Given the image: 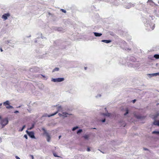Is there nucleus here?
<instances>
[{
  "label": "nucleus",
  "mask_w": 159,
  "mask_h": 159,
  "mask_svg": "<svg viewBox=\"0 0 159 159\" xmlns=\"http://www.w3.org/2000/svg\"><path fill=\"white\" fill-rule=\"evenodd\" d=\"M53 155L55 157H58L59 156H58L57 155V154L56 153H53Z\"/></svg>",
  "instance_id": "obj_26"
},
{
  "label": "nucleus",
  "mask_w": 159,
  "mask_h": 159,
  "mask_svg": "<svg viewBox=\"0 0 159 159\" xmlns=\"http://www.w3.org/2000/svg\"><path fill=\"white\" fill-rule=\"evenodd\" d=\"M24 137L26 139H28V137H27V136L25 134L24 135Z\"/></svg>",
  "instance_id": "obj_27"
},
{
  "label": "nucleus",
  "mask_w": 159,
  "mask_h": 159,
  "mask_svg": "<svg viewBox=\"0 0 159 159\" xmlns=\"http://www.w3.org/2000/svg\"><path fill=\"white\" fill-rule=\"evenodd\" d=\"M10 16L9 13L5 14L2 16V18L4 19L5 20L7 19V17Z\"/></svg>",
  "instance_id": "obj_7"
},
{
  "label": "nucleus",
  "mask_w": 159,
  "mask_h": 159,
  "mask_svg": "<svg viewBox=\"0 0 159 159\" xmlns=\"http://www.w3.org/2000/svg\"><path fill=\"white\" fill-rule=\"evenodd\" d=\"M155 27V25H153V28L152 29V30H153V29Z\"/></svg>",
  "instance_id": "obj_38"
},
{
  "label": "nucleus",
  "mask_w": 159,
  "mask_h": 159,
  "mask_svg": "<svg viewBox=\"0 0 159 159\" xmlns=\"http://www.w3.org/2000/svg\"><path fill=\"white\" fill-rule=\"evenodd\" d=\"M17 112H18V111H15V112H14L15 113H17Z\"/></svg>",
  "instance_id": "obj_35"
},
{
  "label": "nucleus",
  "mask_w": 159,
  "mask_h": 159,
  "mask_svg": "<svg viewBox=\"0 0 159 159\" xmlns=\"http://www.w3.org/2000/svg\"><path fill=\"white\" fill-rule=\"evenodd\" d=\"M8 121L7 118L2 119L1 120L0 124L2 126V127H3L7 125L8 124Z\"/></svg>",
  "instance_id": "obj_1"
},
{
  "label": "nucleus",
  "mask_w": 159,
  "mask_h": 159,
  "mask_svg": "<svg viewBox=\"0 0 159 159\" xmlns=\"http://www.w3.org/2000/svg\"><path fill=\"white\" fill-rule=\"evenodd\" d=\"M85 69H86V67H85Z\"/></svg>",
  "instance_id": "obj_43"
},
{
  "label": "nucleus",
  "mask_w": 159,
  "mask_h": 159,
  "mask_svg": "<svg viewBox=\"0 0 159 159\" xmlns=\"http://www.w3.org/2000/svg\"><path fill=\"white\" fill-rule=\"evenodd\" d=\"M78 126H76V127H74L72 129V130L74 131L75 130H76V129H78Z\"/></svg>",
  "instance_id": "obj_23"
},
{
  "label": "nucleus",
  "mask_w": 159,
  "mask_h": 159,
  "mask_svg": "<svg viewBox=\"0 0 159 159\" xmlns=\"http://www.w3.org/2000/svg\"><path fill=\"white\" fill-rule=\"evenodd\" d=\"M89 137V135H85L83 136V137L85 139H88Z\"/></svg>",
  "instance_id": "obj_12"
},
{
  "label": "nucleus",
  "mask_w": 159,
  "mask_h": 159,
  "mask_svg": "<svg viewBox=\"0 0 159 159\" xmlns=\"http://www.w3.org/2000/svg\"><path fill=\"white\" fill-rule=\"evenodd\" d=\"M6 108L8 109H10L13 108V107L9 104L6 106Z\"/></svg>",
  "instance_id": "obj_11"
},
{
  "label": "nucleus",
  "mask_w": 159,
  "mask_h": 159,
  "mask_svg": "<svg viewBox=\"0 0 159 159\" xmlns=\"http://www.w3.org/2000/svg\"><path fill=\"white\" fill-rule=\"evenodd\" d=\"M34 125L33 124L32 125V126L30 128H28V130H31V129H32L33 128V127H34Z\"/></svg>",
  "instance_id": "obj_21"
},
{
  "label": "nucleus",
  "mask_w": 159,
  "mask_h": 159,
  "mask_svg": "<svg viewBox=\"0 0 159 159\" xmlns=\"http://www.w3.org/2000/svg\"><path fill=\"white\" fill-rule=\"evenodd\" d=\"M103 114L104 116H109L111 115V114L110 113H106V114L103 113Z\"/></svg>",
  "instance_id": "obj_17"
},
{
  "label": "nucleus",
  "mask_w": 159,
  "mask_h": 159,
  "mask_svg": "<svg viewBox=\"0 0 159 159\" xmlns=\"http://www.w3.org/2000/svg\"><path fill=\"white\" fill-rule=\"evenodd\" d=\"M82 131V129H80L77 132V134H79L80 133H81Z\"/></svg>",
  "instance_id": "obj_24"
},
{
  "label": "nucleus",
  "mask_w": 159,
  "mask_h": 159,
  "mask_svg": "<svg viewBox=\"0 0 159 159\" xmlns=\"http://www.w3.org/2000/svg\"><path fill=\"white\" fill-rule=\"evenodd\" d=\"M61 11L64 13H66V11L63 9H61Z\"/></svg>",
  "instance_id": "obj_25"
},
{
  "label": "nucleus",
  "mask_w": 159,
  "mask_h": 159,
  "mask_svg": "<svg viewBox=\"0 0 159 159\" xmlns=\"http://www.w3.org/2000/svg\"><path fill=\"white\" fill-rule=\"evenodd\" d=\"M59 69L58 67H56L54 69H53L52 70V72H54L56 71H58L59 70Z\"/></svg>",
  "instance_id": "obj_15"
},
{
  "label": "nucleus",
  "mask_w": 159,
  "mask_h": 159,
  "mask_svg": "<svg viewBox=\"0 0 159 159\" xmlns=\"http://www.w3.org/2000/svg\"><path fill=\"white\" fill-rule=\"evenodd\" d=\"M105 121V119H104L103 120H102V122H104Z\"/></svg>",
  "instance_id": "obj_31"
},
{
  "label": "nucleus",
  "mask_w": 159,
  "mask_h": 159,
  "mask_svg": "<svg viewBox=\"0 0 159 159\" xmlns=\"http://www.w3.org/2000/svg\"><path fill=\"white\" fill-rule=\"evenodd\" d=\"M152 134H159V131H155L152 132Z\"/></svg>",
  "instance_id": "obj_20"
},
{
  "label": "nucleus",
  "mask_w": 159,
  "mask_h": 159,
  "mask_svg": "<svg viewBox=\"0 0 159 159\" xmlns=\"http://www.w3.org/2000/svg\"><path fill=\"white\" fill-rule=\"evenodd\" d=\"M102 42L106 43H108L111 42V40H103L102 41Z\"/></svg>",
  "instance_id": "obj_9"
},
{
  "label": "nucleus",
  "mask_w": 159,
  "mask_h": 159,
  "mask_svg": "<svg viewBox=\"0 0 159 159\" xmlns=\"http://www.w3.org/2000/svg\"><path fill=\"white\" fill-rule=\"evenodd\" d=\"M42 76H43V77H45V76H43V75H42Z\"/></svg>",
  "instance_id": "obj_42"
},
{
  "label": "nucleus",
  "mask_w": 159,
  "mask_h": 159,
  "mask_svg": "<svg viewBox=\"0 0 159 159\" xmlns=\"http://www.w3.org/2000/svg\"><path fill=\"white\" fill-rule=\"evenodd\" d=\"M68 114V113H66V112H63L62 113V116H64L65 117L67 116L66 115Z\"/></svg>",
  "instance_id": "obj_18"
},
{
  "label": "nucleus",
  "mask_w": 159,
  "mask_h": 159,
  "mask_svg": "<svg viewBox=\"0 0 159 159\" xmlns=\"http://www.w3.org/2000/svg\"><path fill=\"white\" fill-rule=\"evenodd\" d=\"M0 50L1 51V52H2L3 51V50H2V48H0Z\"/></svg>",
  "instance_id": "obj_34"
},
{
  "label": "nucleus",
  "mask_w": 159,
  "mask_h": 159,
  "mask_svg": "<svg viewBox=\"0 0 159 159\" xmlns=\"http://www.w3.org/2000/svg\"><path fill=\"white\" fill-rule=\"evenodd\" d=\"M136 101V99H134V100H133V103H134Z\"/></svg>",
  "instance_id": "obj_29"
},
{
  "label": "nucleus",
  "mask_w": 159,
  "mask_h": 159,
  "mask_svg": "<svg viewBox=\"0 0 159 159\" xmlns=\"http://www.w3.org/2000/svg\"><path fill=\"white\" fill-rule=\"evenodd\" d=\"M126 112L124 114L125 116L127 114H128V112H129V110L128 109H126Z\"/></svg>",
  "instance_id": "obj_22"
},
{
  "label": "nucleus",
  "mask_w": 159,
  "mask_h": 159,
  "mask_svg": "<svg viewBox=\"0 0 159 159\" xmlns=\"http://www.w3.org/2000/svg\"><path fill=\"white\" fill-rule=\"evenodd\" d=\"M1 119H2V117H1V116H0V120H1Z\"/></svg>",
  "instance_id": "obj_39"
},
{
  "label": "nucleus",
  "mask_w": 159,
  "mask_h": 159,
  "mask_svg": "<svg viewBox=\"0 0 159 159\" xmlns=\"http://www.w3.org/2000/svg\"><path fill=\"white\" fill-rule=\"evenodd\" d=\"M154 57H155L156 59H159V55L158 54H155L154 55Z\"/></svg>",
  "instance_id": "obj_16"
},
{
  "label": "nucleus",
  "mask_w": 159,
  "mask_h": 159,
  "mask_svg": "<svg viewBox=\"0 0 159 159\" xmlns=\"http://www.w3.org/2000/svg\"><path fill=\"white\" fill-rule=\"evenodd\" d=\"M58 115H59L60 116H62V114H60V113H59Z\"/></svg>",
  "instance_id": "obj_32"
},
{
  "label": "nucleus",
  "mask_w": 159,
  "mask_h": 159,
  "mask_svg": "<svg viewBox=\"0 0 159 159\" xmlns=\"http://www.w3.org/2000/svg\"><path fill=\"white\" fill-rule=\"evenodd\" d=\"M144 150H148V149L146 148H144Z\"/></svg>",
  "instance_id": "obj_36"
},
{
  "label": "nucleus",
  "mask_w": 159,
  "mask_h": 159,
  "mask_svg": "<svg viewBox=\"0 0 159 159\" xmlns=\"http://www.w3.org/2000/svg\"><path fill=\"white\" fill-rule=\"evenodd\" d=\"M9 102L8 101H6L3 103V105L5 106H6L7 105L9 104Z\"/></svg>",
  "instance_id": "obj_14"
},
{
  "label": "nucleus",
  "mask_w": 159,
  "mask_h": 159,
  "mask_svg": "<svg viewBox=\"0 0 159 159\" xmlns=\"http://www.w3.org/2000/svg\"><path fill=\"white\" fill-rule=\"evenodd\" d=\"M26 132L28 135L31 138L35 139V137L34 136V133L33 131L29 132L28 130L26 131Z\"/></svg>",
  "instance_id": "obj_4"
},
{
  "label": "nucleus",
  "mask_w": 159,
  "mask_h": 159,
  "mask_svg": "<svg viewBox=\"0 0 159 159\" xmlns=\"http://www.w3.org/2000/svg\"><path fill=\"white\" fill-rule=\"evenodd\" d=\"M42 130L43 131V134H45L47 137V140L48 142H49L51 139V137L50 135L47 132V131L44 128L42 129Z\"/></svg>",
  "instance_id": "obj_2"
},
{
  "label": "nucleus",
  "mask_w": 159,
  "mask_h": 159,
  "mask_svg": "<svg viewBox=\"0 0 159 159\" xmlns=\"http://www.w3.org/2000/svg\"><path fill=\"white\" fill-rule=\"evenodd\" d=\"M64 79L63 78H59L56 79H53L52 81L54 82H61L64 80Z\"/></svg>",
  "instance_id": "obj_5"
},
{
  "label": "nucleus",
  "mask_w": 159,
  "mask_h": 159,
  "mask_svg": "<svg viewBox=\"0 0 159 159\" xmlns=\"http://www.w3.org/2000/svg\"><path fill=\"white\" fill-rule=\"evenodd\" d=\"M150 75H151L152 76H155L157 75H159V73H156L151 74H149Z\"/></svg>",
  "instance_id": "obj_13"
},
{
  "label": "nucleus",
  "mask_w": 159,
  "mask_h": 159,
  "mask_svg": "<svg viewBox=\"0 0 159 159\" xmlns=\"http://www.w3.org/2000/svg\"><path fill=\"white\" fill-rule=\"evenodd\" d=\"M62 110V107L61 106H59L58 107L57 111H56L54 113L50 115H48L47 116H48V117H50L53 116L55 115L59 111H61Z\"/></svg>",
  "instance_id": "obj_3"
},
{
  "label": "nucleus",
  "mask_w": 159,
  "mask_h": 159,
  "mask_svg": "<svg viewBox=\"0 0 159 159\" xmlns=\"http://www.w3.org/2000/svg\"><path fill=\"white\" fill-rule=\"evenodd\" d=\"M7 42L9 43V41H7Z\"/></svg>",
  "instance_id": "obj_41"
},
{
  "label": "nucleus",
  "mask_w": 159,
  "mask_h": 159,
  "mask_svg": "<svg viewBox=\"0 0 159 159\" xmlns=\"http://www.w3.org/2000/svg\"><path fill=\"white\" fill-rule=\"evenodd\" d=\"M137 118L139 119H140L141 118V117H140V116H137Z\"/></svg>",
  "instance_id": "obj_37"
},
{
  "label": "nucleus",
  "mask_w": 159,
  "mask_h": 159,
  "mask_svg": "<svg viewBox=\"0 0 159 159\" xmlns=\"http://www.w3.org/2000/svg\"><path fill=\"white\" fill-rule=\"evenodd\" d=\"M15 157L16 159H20V158L17 156H16Z\"/></svg>",
  "instance_id": "obj_28"
},
{
  "label": "nucleus",
  "mask_w": 159,
  "mask_h": 159,
  "mask_svg": "<svg viewBox=\"0 0 159 159\" xmlns=\"http://www.w3.org/2000/svg\"><path fill=\"white\" fill-rule=\"evenodd\" d=\"M61 137V136H59V139H60V138Z\"/></svg>",
  "instance_id": "obj_40"
},
{
  "label": "nucleus",
  "mask_w": 159,
  "mask_h": 159,
  "mask_svg": "<svg viewBox=\"0 0 159 159\" xmlns=\"http://www.w3.org/2000/svg\"><path fill=\"white\" fill-rule=\"evenodd\" d=\"M25 125H24L23 126L22 128L21 129H20L19 130V131H23V130L25 128Z\"/></svg>",
  "instance_id": "obj_19"
},
{
  "label": "nucleus",
  "mask_w": 159,
  "mask_h": 159,
  "mask_svg": "<svg viewBox=\"0 0 159 159\" xmlns=\"http://www.w3.org/2000/svg\"><path fill=\"white\" fill-rule=\"evenodd\" d=\"M94 34L95 36L96 37L100 36L102 35V34L101 33H98L97 32H94Z\"/></svg>",
  "instance_id": "obj_8"
},
{
  "label": "nucleus",
  "mask_w": 159,
  "mask_h": 159,
  "mask_svg": "<svg viewBox=\"0 0 159 159\" xmlns=\"http://www.w3.org/2000/svg\"><path fill=\"white\" fill-rule=\"evenodd\" d=\"M87 151H90V149L89 148H88L87 149Z\"/></svg>",
  "instance_id": "obj_30"
},
{
  "label": "nucleus",
  "mask_w": 159,
  "mask_h": 159,
  "mask_svg": "<svg viewBox=\"0 0 159 159\" xmlns=\"http://www.w3.org/2000/svg\"><path fill=\"white\" fill-rule=\"evenodd\" d=\"M30 156L32 158V159H34V157H33V155H31Z\"/></svg>",
  "instance_id": "obj_33"
},
{
  "label": "nucleus",
  "mask_w": 159,
  "mask_h": 159,
  "mask_svg": "<svg viewBox=\"0 0 159 159\" xmlns=\"http://www.w3.org/2000/svg\"><path fill=\"white\" fill-rule=\"evenodd\" d=\"M134 6V5L133 4H132L131 3H127L125 5V8L128 9L129 8L132 6Z\"/></svg>",
  "instance_id": "obj_6"
},
{
  "label": "nucleus",
  "mask_w": 159,
  "mask_h": 159,
  "mask_svg": "<svg viewBox=\"0 0 159 159\" xmlns=\"http://www.w3.org/2000/svg\"><path fill=\"white\" fill-rule=\"evenodd\" d=\"M153 124L155 125L159 126V120L155 121L153 122Z\"/></svg>",
  "instance_id": "obj_10"
}]
</instances>
